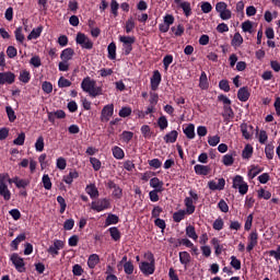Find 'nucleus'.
Listing matches in <instances>:
<instances>
[{
    "label": "nucleus",
    "mask_w": 280,
    "mask_h": 280,
    "mask_svg": "<svg viewBox=\"0 0 280 280\" xmlns=\"http://www.w3.org/2000/svg\"><path fill=\"white\" fill-rule=\"evenodd\" d=\"M81 89L84 93H88L90 97H98V95H103L102 86H97V82L91 79V77H86L82 80Z\"/></svg>",
    "instance_id": "f257e3e1"
},
{
    "label": "nucleus",
    "mask_w": 280,
    "mask_h": 280,
    "mask_svg": "<svg viewBox=\"0 0 280 280\" xmlns=\"http://www.w3.org/2000/svg\"><path fill=\"white\" fill-rule=\"evenodd\" d=\"M144 257L149 260L142 261L139 266L142 273L145 276L154 275L155 266H154V254L153 253H147L144 254Z\"/></svg>",
    "instance_id": "f03ea898"
},
{
    "label": "nucleus",
    "mask_w": 280,
    "mask_h": 280,
    "mask_svg": "<svg viewBox=\"0 0 280 280\" xmlns=\"http://www.w3.org/2000/svg\"><path fill=\"white\" fill-rule=\"evenodd\" d=\"M232 187L233 189H237L241 196H246V194H248V183H246L244 180V177H242L241 175H236L233 177Z\"/></svg>",
    "instance_id": "7ed1b4c3"
},
{
    "label": "nucleus",
    "mask_w": 280,
    "mask_h": 280,
    "mask_svg": "<svg viewBox=\"0 0 280 280\" xmlns=\"http://www.w3.org/2000/svg\"><path fill=\"white\" fill-rule=\"evenodd\" d=\"M215 11L218 12L222 21H229L231 16H233V13L231 12V10H229V5L226 4V2H218L215 4Z\"/></svg>",
    "instance_id": "20e7f679"
},
{
    "label": "nucleus",
    "mask_w": 280,
    "mask_h": 280,
    "mask_svg": "<svg viewBox=\"0 0 280 280\" xmlns=\"http://www.w3.org/2000/svg\"><path fill=\"white\" fill-rule=\"evenodd\" d=\"M77 45H80L82 49H93V40L84 33H78L75 37Z\"/></svg>",
    "instance_id": "39448f33"
},
{
    "label": "nucleus",
    "mask_w": 280,
    "mask_h": 280,
    "mask_svg": "<svg viewBox=\"0 0 280 280\" xmlns=\"http://www.w3.org/2000/svg\"><path fill=\"white\" fill-rule=\"evenodd\" d=\"M91 209L93 211H97V213L106 211V209H110V200H108L107 198H103L96 201H92Z\"/></svg>",
    "instance_id": "423d86ee"
},
{
    "label": "nucleus",
    "mask_w": 280,
    "mask_h": 280,
    "mask_svg": "<svg viewBox=\"0 0 280 280\" xmlns=\"http://www.w3.org/2000/svg\"><path fill=\"white\" fill-rule=\"evenodd\" d=\"M119 40L122 43L125 56H129L130 51H132V45H135V36H119Z\"/></svg>",
    "instance_id": "0eeeda50"
},
{
    "label": "nucleus",
    "mask_w": 280,
    "mask_h": 280,
    "mask_svg": "<svg viewBox=\"0 0 280 280\" xmlns=\"http://www.w3.org/2000/svg\"><path fill=\"white\" fill-rule=\"evenodd\" d=\"M115 113V105L108 104L105 105L101 112V121L103 124H107V121H110V117H113Z\"/></svg>",
    "instance_id": "6e6552de"
},
{
    "label": "nucleus",
    "mask_w": 280,
    "mask_h": 280,
    "mask_svg": "<svg viewBox=\"0 0 280 280\" xmlns=\"http://www.w3.org/2000/svg\"><path fill=\"white\" fill-rule=\"evenodd\" d=\"M65 248V242L60 240H55L52 245H50L47 249V253L51 255V257H58L60 255V250Z\"/></svg>",
    "instance_id": "1a4fd4ad"
},
{
    "label": "nucleus",
    "mask_w": 280,
    "mask_h": 280,
    "mask_svg": "<svg viewBox=\"0 0 280 280\" xmlns=\"http://www.w3.org/2000/svg\"><path fill=\"white\" fill-rule=\"evenodd\" d=\"M16 74L12 71L0 72V85L14 84Z\"/></svg>",
    "instance_id": "9d476101"
},
{
    "label": "nucleus",
    "mask_w": 280,
    "mask_h": 280,
    "mask_svg": "<svg viewBox=\"0 0 280 280\" xmlns=\"http://www.w3.org/2000/svg\"><path fill=\"white\" fill-rule=\"evenodd\" d=\"M10 260L12 261L18 272H25V260H23L19 254H13Z\"/></svg>",
    "instance_id": "9b49d317"
},
{
    "label": "nucleus",
    "mask_w": 280,
    "mask_h": 280,
    "mask_svg": "<svg viewBox=\"0 0 280 280\" xmlns=\"http://www.w3.org/2000/svg\"><path fill=\"white\" fill-rule=\"evenodd\" d=\"M248 244L246 247L247 253H250L253 250V248H255V246H257L258 244V240H259V234L257 233V231H253L248 237Z\"/></svg>",
    "instance_id": "f8f14e48"
},
{
    "label": "nucleus",
    "mask_w": 280,
    "mask_h": 280,
    "mask_svg": "<svg viewBox=\"0 0 280 280\" xmlns=\"http://www.w3.org/2000/svg\"><path fill=\"white\" fill-rule=\"evenodd\" d=\"M225 185H226V180H224V178H219L217 182L210 180L208 183V187L209 189H211V191H222Z\"/></svg>",
    "instance_id": "ddd939ff"
},
{
    "label": "nucleus",
    "mask_w": 280,
    "mask_h": 280,
    "mask_svg": "<svg viewBox=\"0 0 280 280\" xmlns=\"http://www.w3.org/2000/svg\"><path fill=\"white\" fill-rule=\"evenodd\" d=\"M107 187L108 189H114L112 192L113 198H116L117 200H119L121 196H124V190H121V188L117 184H115V182L109 180L107 183Z\"/></svg>",
    "instance_id": "4468645a"
},
{
    "label": "nucleus",
    "mask_w": 280,
    "mask_h": 280,
    "mask_svg": "<svg viewBox=\"0 0 280 280\" xmlns=\"http://www.w3.org/2000/svg\"><path fill=\"white\" fill-rule=\"evenodd\" d=\"M161 72L159 70H154L153 74L151 77V90L156 91L159 89V85L161 84Z\"/></svg>",
    "instance_id": "2eb2a0df"
},
{
    "label": "nucleus",
    "mask_w": 280,
    "mask_h": 280,
    "mask_svg": "<svg viewBox=\"0 0 280 280\" xmlns=\"http://www.w3.org/2000/svg\"><path fill=\"white\" fill-rule=\"evenodd\" d=\"M67 117V114L62 109H58L56 112H49L48 113V121H56V119H65Z\"/></svg>",
    "instance_id": "dca6fc26"
},
{
    "label": "nucleus",
    "mask_w": 280,
    "mask_h": 280,
    "mask_svg": "<svg viewBox=\"0 0 280 280\" xmlns=\"http://www.w3.org/2000/svg\"><path fill=\"white\" fill-rule=\"evenodd\" d=\"M194 170L198 176H208L211 173V167L202 164H196Z\"/></svg>",
    "instance_id": "f3484780"
},
{
    "label": "nucleus",
    "mask_w": 280,
    "mask_h": 280,
    "mask_svg": "<svg viewBox=\"0 0 280 280\" xmlns=\"http://www.w3.org/2000/svg\"><path fill=\"white\" fill-rule=\"evenodd\" d=\"M222 117L226 122L231 121V119L235 117V113H233V108H231V105L223 106Z\"/></svg>",
    "instance_id": "a211bd4d"
},
{
    "label": "nucleus",
    "mask_w": 280,
    "mask_h": 280,
    "mask_svg": "<svg viewBox=\"0 0 280 280\" xmlns=\"http://www.w3.org/2000/svg\"><path fill=\"white\" fill-rule=\"evenodd\" d=\"M75 55V51H73L72 48H66L60 54V59L69 62V60H73V56Z\"/></svg>",
    "instance_id": "6ab92c4d"
},
{
    "label": "nucleus",
    "mask_w": 280,
    "mask_h": 280,
    "mask_svg": "<svg viewBox=\"0 0 280 280\" xmlns=\"http://www.w3.org/2000/svg\"><path fill=\"white\" fill-rule=\"evenodd\" d=\"M250 97V92H248V88L243 86L237 92V98L240 102H248V98Z\"/></svg>",
    "instance_id": "aec40b11"
},
{
    "label": "nucleus",
    "mask_w": 280,
    "mask_h": 280,
    "mask_svg": "<svg viewBox=\"0 0 280 280\" xmlns=\"http://www.w3.org/2000/svg\"><path fill=\"white\" fill-rule=\"evenodd\" d=\"M241 131H242L244 139L248 140V139H250V137H253V126H250L248 124H242Z\"/></svg>",
    "instance_id": "412c9836"
},
{
    "label": "nucleus",
    "mask_w": 280,
    "mask_h": 280,
    "mask_svg": "<svg viewBox=\"0 0 280 280\" xmlns=\"http://www.w3.org/2000/svg\"><path fill=\"white\" fill-rule=\"evenodd\" d=\"M85 191L86 194L90 195V198L92 199L100 198V190H97V187L95 186V184L88 185L85 187Z\"/></svg>",
    "instance_id": "4be33fe9"
},
{
    "label": "nucleus",
    "mask_w": 280,
    "mask_h": 280,
    "mask_svg": "<svg viewBox=\"0 0 280 280\" xmlns=\"http://www.w3.org/2000/svg\"><path fill=\"white\" fill-rule=\"evenodd\" d=\"M184 202H185V207H186L185 211L187 215H191V213L196 211V206H194V199H191L190 197H186Z\"/></svg>",
    "instance_id": "5701e85b"
},
{
    "label": "nucleus",
    "mask_w": 280,
    "mask_h": 280,
    "mask_svg": "<svg viewBox=\"0 0 280 280\" xmlns=\"http://www.w3.org/2000/svg\"><path fill=\"white\" fill-rule=\"evenodd\" d=\"M80 174L78 173V171H70L68 175L63 176V183H66V185H71L73 180H75V178H78Z\"/></svg>",
    "instance_id": "b1692460"
},
{
    "label": "nucleus",
    "mask_w": 280,
    "mask_h": 280,
    "mask_svg": "<svg viewBox=\"0 0 280 280\" xmlns=\"http://www.w3.org/2000/svg\"><path fill=\"white\" fill-rule=\"evenodd\" d=\"M150 187L153 188L155 191H163V182L158 177H153L150 179Z\"/></svg>",
    "instance_id": "393cba45"
},
{
    "label": "nucleus",
    "mask_w": 280,
    "mask_h": 280,
    "mask_svg": "<svg viewBox=\"0 0 280 280\" xmlns=\"http://www.w3.org/2000/svg\"><path fill=\"white\" fill-rule=\"evenodd\" d=\"M43 34V26H37L36 28H33L32 32L27 36V40H36V38H40V35Z\"/></svg>",
    "instance_id": "a878e982"
},
{
    "label": "nucleus",
    "mask_w": 280,
    "mask_h": 280,
    "mask_svg": "<svg viewBox=\"0 0 280 280\" xmlns=\"http://www.w3.org/2000/svg\"><path fill=\"white\" fill-rule=\"evenodd\" d=\"M184 135L187 137V139H195L196 126H194V124H189L186 128H184Z\"/></svg>",
    "instance_id": "bb28decb"
},
{
    "label": "nucleus",
    "mask_w": 280,
    "mask_h": 280,
    "mask_svg": "<svg viewBox=\"0 0 280 280\" xmlns=\"http://www.w3.org/2000/svg\"><path fill=\"white\" fill-rule=\"evenodd\" d=\"M176 139H178V131L172 130L164 136L165 143H176Z\"/></svg>",
    "instance_id": "cd10ccee"
},
{
    "label": "nucleus",
    "mask_w": 280,
    "mask_h": 280,
    "mask_svg": "<svg viewBox=\"0 0 280 280\" xmlns=\"http://www.w3.org/2000/svg\"><path fill=\"white\" fill-rule=\"evenodd\" d=\"M97 264H100V255H97V254L90 255L88 258L89 268H91V270H93L95 268V266H97Z\"/></svg>",
    "instance_id": "c85d7f7f"
},
{
    "label": "nucleus",
    "mask_w": 280,
    "mask_h": 280,
    "mask_svg": "<svg viewBox=\"0 0 280 280\" xmlns=\"http://www.w3.org/2000/svg\"><path fill=\"white\" fill-rule=\"evenodd\" d=\"M0 196H2L4 200L12 198V192H10L8 184H0Z\"/></svg>",
    "instance_id": "c756f323"
},
{
    "label": "nucleus",
    "mask_w": 280,
    "mask_h": 280,
    "mask_svg": "<svg viewBox=\"0 0 280 280\" xmlns=\"http://www.w3.org/2000/svg\"><path fill=\"white\" fill-rule=\"evenodd\" d=\"M199 88L202 89V91H207V89H209V79L207 78V72H201L199 78Z\"/></svg>",
    "instance_id": "7c9ffc66"
},
{
    "label": "nucleus",
    "mask_w": 280,
    "mask_h": 280,
    "mask_svg": "<svg viewBox=\"0 0 280 280\" xmlns=\"http://www.w3.org/2000/svg\"><path fill=\"white\" fill-rule=\"evenodd\" d=\"M112 153H113L114 159H117V161H121V159H124V156H126L124 149H121L117 145L112 148Z\"/></svg>",
    "instance_id": "2f4dec72"
},
{
    "label": "nucleus",
    "mask_w": 280,
    "mask_h": 280,
    "mask_svg": "<svg viewBox=\"0 0 280 280\" xmlns=\"http://www.w3.org/2000/svg\"><path fill=\"white\" fill-rule=\"evenodd\" d=\"M179 261L185 267L189 266L191 261V255H189L187 252H179Z\"/></svg>",
    "instance_id": "473e14b6"
},
{
    "label": "nucleus",
    "mask_w": 280,
    "mask_h": 280,
    "mask_svg": "<svg viewBox=\"0 0 280 280\" xmlns=\"http://www.w3.org/2000/svg\"><path fill=\"white\" fill-rule=\"evenodd\" d=\"M265 154H266L268 161H272V159H275V144L272 142L268 143L265 147Z\"/></svg>",
    "instance_id": "72a5a7b5"
},
{
    "label": "nucleus",
    "mask_w": 280,
    "mask_h": 280,
    "mask_svg": "<svg viewBox=\"0 0 280 280\" xmlns=\"http://www.w3.org/2000/svg\"><path fill=\"white\" fill-rule=\"evenodd\" d=\"M179 5L185 14V16H191V3L188 1L179 2Z\"/></svg>",
    "instance_id": "f704fd0d"
},
{
    "label": "nucleus",
    "mask_w": 280,
    "mask_h": 280,
    "mask_svg": "<svg viewBox=\"0 0 280 280\" xmlns=\"http://www.w3.org/2000/svg\"><path fill=\"white\" fill-rule=\"evenodd\" d=\"M107 51L109 60H115V58H117V45H115V43L108 45Z\"/></svg>",
    "instance_id": "c9c22d12"
},
{
    "label": "nucleus",
    "mask_w": 280,
    "mask_h": 280,
    "mask_svg": "<svg viewBox=\"0 0 280 280\" xmlns=\"http://www.w3.org/2000/svg\"><path fill=\"white\" fill-rule=\"evenodd\" d=\"M20 82H23V84H27L30 80H32V74L27 70H22L19 75Z\"/></svg>",
    "instance_id": "e433bc0d"
},
{
    "label": "nucleus",
    "mask_w": 280,
    "mask_h": 280,
    "mask_svg": "<svg viewBox=\"0 0 280 280\" xmlns=\"http://www.w3.org/2000/svg\"><path fill=\"white\" fill-rule=\"evenodd\" d=\"M25 238H26L25 233L18 235L16 238L11 242V248H14V250H18L19 244L21 242H25Z\"/></svg>",
    "instance_id": "4c0bfd02"
},
{
    "label": "nucleus",
    "mask_w": 280,
    "mask_h": 280,
    "mask_svg": "<svg viewBox=\"0 0 280 280\" xmlns=\"http://www.w3.org/2000/svg\"><path fill=\"white\" fill-rule=\"evenodd\" d=\"M222 163L223 165H225L226 167H231V165H233V163H235V158L233 154H225L222 158Z\"/></svg>",
    "instance_id": "58836bf2"
},
{
    "label": "nucleus",
    "mask_w": 280,
    "mask_h": 280,
    "mask_svg": "<svg viewBox=\"0 0 280 280\" xmlns=\"http://www.w3.org/2000/svg\"><path fill=\"white\" fill-rule=\"evenodd\" d=\"M135 27H137V24L135 23V19L129 18L125 24L126 34H130L135 30Z\"/></svg>",
    "instance_id": "ea45409f"
},
{
    "label": "nucleus",
    "mask_w": 280,
    "mask_h": 280,
    "mask_svg": "<svg viewBox=\"0 0 280 280\" xmlns=\"http://www.w3.org/2000/svg\"><path fill=\"white\" fill-rule=\"evenodd\" d=\"M14 185L18 187V189H25L30 185V179H21L19 177H15Z\"/></svg>",
    "instance_id": "a19ab883"
},
{
    "label": "nucleus",
    "mask_w": 280,
    "mask_h": 280,
    "mask_svg": "<svg viewBox=\"0 0 280 280\" xmlns=\"http://www.w3.org/2000/svg\"><path fill=\"white\" fill-rule=\"evenodd\" d=\"M186 235L187 237H190V240H194L196 242V240H198V234L196 233V228H194V225H188L186 228Z\"/></svg>",
    "instance_id": "79ce46f5"
},
{
    "label": "nucleus",
    "mask_w": 280,
    "mask_h": 280,
    "mask_svg": "<svg viewBox=\"0 0 280 280\" xmlns=\"http://www.w3.org/2000/svg\"><path fill=\"white\" fill-rule=\"evenodd\" d=\"M109 234L112 240H114V242H119V240H121V233L117 228H109Z\"/></svg>",
    "instance_id": "37998d69"
},
{
    "label": "nucleus",
    "mask_w": 280,
    "mask_h": 280,
    "mask_svg": "<svg viewBox=\"0 0 280 280\" xmlns=\"http://www.w3.org/2000/svg\"><path fill=\"white\" fill-rule=\"evenodd\" d=\"M35 150L36 152H43L45 150V138L43 136H39L35 142Z\"/></svg>",
    "instance_id": "c03bdc74"
},
{
    "label": "nucleus",
    "mask_w": 280,
    "mask_h": 280,
    "mask_svg": "<svg viewBox=\"0 0 280 280\" xmlns=\"http://www.w3.org/2000/svg\"><path fill=\"white\" fill-rule=\"evenodd\" d=\"M90 163L94 170V172H100L102 170V161L97 158H90Z\"/></svg>",
    "instance_id": "a18cd8bd"
},
{
    "label": "nucleus",
    "mask_w": 280,
    "mask_h": 280,
    "mask_svg": "<svg viewBox=\"0 0 280 280\" xmlns=\"http://www.w3.org/2000/svg\"><path fill=\"white\" fill-rule=\"evenodd\" d=\"M15 34V40H18V43H25V35L23 34V27H18L14 32Z\"/></svg>",
    "instance_id": "49530a36"
},
{
    "label": "nucleus",
    "mask_w": 280,
    "mask_h": 280,
    "mask_svg": "<svg viewBox=\"0 0 280 280\" xmlns=\"http://www.w3.org/2000/svg\"><path fill=\"white\" fill-rule=\"evenodd\" d=\"M243 159H250L253 156V145L246 144L242 152Z\"/></svg>",
    "instance_id": "de8ad7c7"
},
{
    "label": "nucleus",
    "mask_w": 280,
    "mask_h": 280,
    "mask_svg": "<svg viewBox=\"0 0 280 280\" xmlns=\"http://www.w3.org/2000/svg\"><path fill=\"white\" fill-rule=\"evenodd\" d=\"M244 43V37H242V34L235 33L234 37L232 39V46L233 47H240Z\"/></svg>",
    "instance_id": "09e8293b"
},
{
    "label": "nucleus",
    "mask_w": 280,
    "mask_h": 280,
    "mask_svg": "<svg viewBox=\"0 0 280 280\" xmlns=\"http://www.w3.org/2000/svg\"><path fill=\"white\" fill-rule=\"evenodd\" d=\"M42 183L44 185V188L47 189V191H49L51 189V187H52L51 178L47 174L43 175Z\"/></svg>",
    "instance_id": "8fccbe9b"
},
{
    "label": "nucleus",
    "mask_w": 280,
    "mask_h": 280,
    "mask_svg": "<svg viewBox=\"0 0 280 280\" xmlns=\"http://www.w3.org/2000/svg\"><path fill=\"white\" fill-rule=\"evenodd\" d=\"M186 214L187 212L185 210H179L177 212H174L173 214L174 222H183V220H185Z\"/></svg>",
    "instance_id": "3c124183"
},
{
    "label": "nucleus",
    "mask_w": 280,
    "mask_h": 280,
    "mask_svg": "<svg viewBox=\"0 0 280 280\" xmlns=\"http://www.w3.org/2000/svg\"><path fill=\"white\" fill-rule=\"evenodd\" d=\"M230 265L232 266V268H234V270H242V260L237 259V257L235 256H231Z\"/></svg>",
    "instance_id": "603ef678"
},
{
    "label": "nucleus",
    "mask_w": 280,
    "mask_h": 280,
    "mask_svg": "<svg viewBox=\"0 0 280 280\" xmlns=\"http://www.w3.org/2000/svg\"><path fill=\"white\" fill-rule=\"evenodd\" d=\"M5 113L8 115L9 121L11 122L16 121V113H14V109L12 108V106H7Z\"/></svg>",
    "instance_id": "864d4df0"
},
{
    "label": "nucleus",
    "mask_w": 280,
    "mask_h": 280,
    "mask_svg": "<svg viewBox=\"0 0 280 280\" xmlns=\"http://www.w3.org/2000/svg\"><path fill=\"white\" fill-rule=\"evenodd\" d=\"M42 91H44V93L49 95V93H51L54 91V84H51V82H49V81H44L42 83Z\"/></svg>",
    "instance_id": "5fc2aeb1"
},
{
    "label": "nucleus",
    "mask_w": 280,
    "mask_h": 280,
    "mask_svg": "<svg viewBox=\"0 0 280 280\" xmlns=\"http://www.w3.org/2000/svg\"><path fill=\"white\" fill-rule=\"evenodd\" d=\"M174 62V56L172 55H166L163 58V67H164V71H167L170 69V65H172Z\"/></svg>",
    "instance_id": "6e6d98bb"
},
{
    "label": "nucleus",
    "mask_w": 280,
    "mask_h": 280,
    "mask_svg": "<svg viewBox=\"0 0 280 280\" xmlns=\"http://www.w3.org/2000/svg\"><path fill=\"white\" fill-rule=\"evenodd\" d=\"M258 198H262L264 200H270L272 198V194L264 188H260L258 191Z\"/></svg>",
    "instance_id": "4d7b16f0"
},
{
    "label": "nucleus",
    "mask_w": 280,
    "mask_h": 280,
    "mask_svg": "<svg viewBox=\"0 0 280 280\" xmlns=\"http://www.w3.org/2000/svg\"><path fill=\"white\" fill-rule=\"evenodd\" d=\"M135 133L132 131H122L121 133V140L124 141V143H130Z\"/></svg>",
    "instance_id": "13d9d810"
},
{
    "label": "nucleus",
    "mask_w": 280,
    "mask_h": 280,
    "mask_svg": "<svg viewBox=\"0 0 280 280\" xmlns=\"http://www.w3.org/2000/svg\"><path fill=\"white\" fill-rule=\"evenodd\" d=\"M119 222V217L116 214H108L105 221V224L107 226H110V224H117Z\"/></svg>",
    "instance_id": "bf43d9fd"
},
{
    "label": "nucleus",
    "mask_w": 280,
    "mask_h": 280,
    "mask_svg": "<svg viewBox=\"0 0 280 280\" xmlns=\"http://www.w3.org/2000/svg\"><path fill=\"white\" fill-rule=\"evenodd\" d=\"M58 86L59 89H69V86H71V81H69L65 77H60L58 80Z\"/></svg>",
    "instance_id": "052dcab7"
},
{
    "label": "nucleus",
    "mask_w": 280,
    "mask_h": 280,
    "mask_svg": "<svg viewBox=\"0 0 280 280\" xmlns=\"http://www.w3.org/2000/svg\"><path fill=\"white\" fill-rule=\"evenodd\" d=\"M279 16V13L277 11L270 12L266 11L265 12V21L267 23H272V19H277Z\"/></svg>",
    "instance_id": "680f3d73"
},
{
    "label": "nucleus",
    "mask_w": 280,
    "mask_h": 280,
    "mask_svg": "<svg viewBox=\"0 0 280 280\" xmlns=\"http://www.w3.org/2000/svg\"><path fill=\"white\" fill-rule=\"evenodd\" d=\"M219 143H220V136L215 135V136L208 137V144L211 148H215V145H218Z\"/></svg>",
    "instance_id": "e2e57ef3"
},
{
    "label": "nucleus",
    "mask_w": 280,
    "mask_h": 280,
    "mask_svg": "<svg viewBox=\"0 0 280 280\" xmlns=\"http://www.w3.org/2000/svg\"><path fill=\"white\" fill-rule=\"evenodd\" d=\"M212 229H214V231H222V229H224V220H222V218H218L213 222Z\"/></svg>",
    "instance_id": "0e129e2a"
},
{
    "label": "nucleus",
    "mask_w": 280,
    "mask_h": 280,
    "mask_svg": "<svg viewBox=\"0 0 280 280\" xmlns=\"http://www.w3.org/2000/svg\"><path fill=\"white\" fill-rule=\"evenodd\" d=\"M258 141L261 143V145H265V143L268 141V132H266V130L259 131Z\"/></svg>",
    "instance_id": "69168bd1"
},
{
    "label": "nucleus",
    "mask_w": 280,
    "mask_h": 280,
    "mask_svg": "<svg viewBox=\"0 0 280 280\" xmlns=\"http://www.w3.org/2000/svg\"><path fill=\"white\" fill-rule=\"evenodd\" d=\"M14 145H24L25 144V132H21L18 138L13 140Z\"/></svg>",
    "instance_id": "338daca9"
},
{
    "label": "nucleus",
    "mask_w": 280,
    "mask_h": 280,
    "mask_svg": "<svg viewBox=\"0 0 280 280\" xmlns=\"http://www.w3.org/2000/svg\"><path fill=\"white\" fill-rule=\"evenodd\" d=\"M158 125L159 128H161L162 130H165V128H167L168 122H167V118L165 116H162L158 119Z\"/></svg>",
    "instance_id": "774afa93"
}]
</instances>
